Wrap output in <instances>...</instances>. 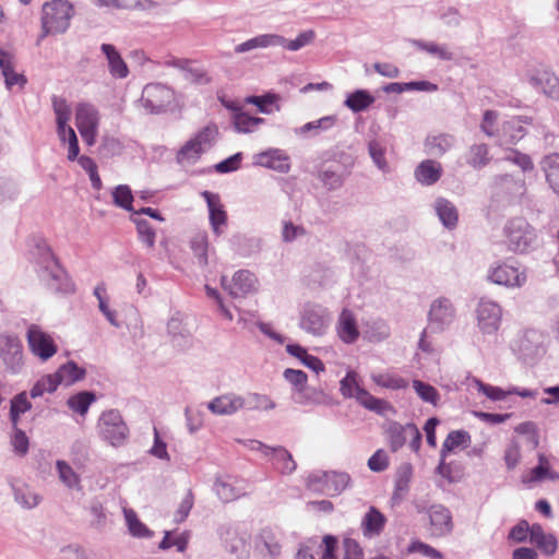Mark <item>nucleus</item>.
I'll use <instances>...</instances> for the list:
<instances>
[{
    "label": "nucleus",
    "instance_id": "obj_4",
    "mask_svg": "<svg viewBox=\"0 0 559 559\" xmlns=\"http://www.w3.org/2000/svg\"><path fill=\"white\" fill-rule=\"evenodd\" d=\"M75 126L86 145H94L99 126V114L96 107L88 103L76 104Z\"/></svg>",
    "mask_w": 559,
    "mask_h": 559
},
{
    "label": "nucleus",
    "instance_id": "obj_42",
    "mask_svg": "<svg viewBox=\"0 0 559 559\" xmlns=\"http://www.w3.org/2000/svg\"><path fill=\"white\" fill-rule=\"evenodd\" d=\"M32 408L26 392H21L11 401L10 419L13 427L17 426L20 416Z\"/></svg>",
    "mask_w": 559,
    "mask_h": 559
},
{
    "label": "nucleus",
    "instance_id": "obj_22",
    "mask_svg": "<svg viewBox=\"0 0 559 559\" xmlns=\"http://www.w3.org/2000/svg\"><path fill=\"white\" fill-rule=\"evenodd\" d=\"M530 542L537 546L545 555H554L557 550V538L552 534H546L540 524H533Z\"/></svg>",
    "mask_w": 559,
    "mask_h": 559
},
{
    "label": "nucleus",
    "instance_id": "obj_25",
    "mask_svg": "<svg viewBox=\"0 0 559 559\" xmlns=\"http://www.w3.org/2000/svg\"><path fill=\"white\" fill-rule=\"evenodd\" d=\"M490 159L489 147L485 143L471 145L464 154L465 164L473 169H480L487 166Z\"/></svg>",
    "mask_w": 559,
    "mask_h": 559
},
{
    "label": "nucleus",
    "instance_id": "obj_31",
    "mask_svg": "<svg viewBox=\"0 0 559 559\" xmlns=\"http://www.w3.org/2000/svg\"><path fill=\"white\" fill-rule=\"evenodd\" d=\"M385 523V518L376 508L370 510L364 516L361 526L366 536L379 535Z\"/></svg>",
    "mask_w": 559,
    "mask_h": 559
},
{
    "label": "nucleus",
    "instance_id": "obj_45",
    "mask_svg": "<svg viewBox=\"0 0 559 559\" xmlns=\"http://www.w3.org/2000/svg\"><path fill=\"white\" fill-rule=\"evenodd\" d=\"M14 502L23 510H31L37 507L43 496L36 491H12Z\"/></svg>",
    "mask_w": 559,
    "mask_h": 559
},
{
    "label": "nucleus",
    "instance_id": "obj_7",
    "mask_svg": "<svg viewBox=\"0 0 559 559\" xmlns=\"http://www.w3.org/2000/svg\"><path fill=\"white\" fill-rule=\"evenodd\" d=\"M142 102L151 111L166 110L175 102V92L160 83L147 84L142 92Z\"/></svg>",
    "mask_w": 559,
    "mask_h": 559
},
{
    "label": "nucleus",
    "instance_id": "obj_6",
    "mask_svg": "<svg viewBox=\"0 0 559 559\" xmlns=\"http://www.w3.org/2000/svg\"><path fill=\"white\" fill-rule=\"evenodd\" d=\"M26 340L32 354L41 360H48L58 350V346L52 336L36 324H32L28 328Z\"/></svg>",
    "mask_w": 559,
    "mask_h": 559
},
{
    "label": "nucleus",
    "instance_id": "obj_54",
    "mask_svg": "<svg viewBox=\"0 0 559 559\" xmlns=\"http://www.w3.org/2000/svg\"><path fill=\"white\" fill-rule=\"evenodd\" d=\"M284 378L295 388L296 391H305L308 377L302 370L288 368L284 371Z\"/></svg>",
    "mask_w": 559,
    "mask_h": 559
},
{
    "label": "nucleus",
    "instance_id": "obj_38",
    "mask_svg": "<svg viewBox=\"0 0 559 559\" xmlns=\"http://www.w3.org/2000/svg\"><path fill=\"white\" fill-rule=\"evenodd\" d=\"M374 103V97L365 90H357L345 99V106L354 112H359Z\"/></svg>",
    "mask_w": 559,
    "mask_h": 559
},
{
    "label": "nucleus",
    "instance_id": "obj_29",
    "mask_svg": "<svg viewBox=\"0 0 559 559\" xmlns=\"http://www.w3.org/2000/svg\"><path fill=\"white\" fill-rule=\"evenodd\" d=\"M57 133L62 143L68 142V159L73 162L80 153L79 141L74 130L68 126V122H57Z\"/></svg>",
    "mask_w": 559,
    "mask_h": 559
},
{
    "label": "nucleus",
    "instance_id": "obj_2",
    "mask_svg": "<svg viewBox=\"0 0 559 559\" xmlns=\"http://www.w3.org/2000/svg\"><path fill=\"white\" fill-rule=\"evenodd\" d=\"M503 243L513 253L526 252L536 240L535 229L522 217L510 219L503 229Z\"/></svg>",
    "mask_w": 559,
    "mask_h": 559
},
{
    "label": "nucleus",
    "instance_id": "obj_46",
    "mask_svg": "<svg viewBox=\"0 0 559 559\" xmlns=\"http://www.w3.org/2000/svg\"><path fill=\"white\" fill-rule=\"evenodd\" d=\"M114 204L124 209L127 211H132L133 203V194L129 186L119 185L112 191Z\"/></svg>",
    "mask_w": 559,
    "mask_h": 559
},
{
    "label": "nucleus",
    "instance_id": "obj_53",
    "mask_svg": "<svg viewBox=\"0 0 559 559\" xmlns=\"http://www.w3.org/2000/svg\"><path fill=\"white\" fill-rule=\"evenodd\" d=\"M134 222L136 224L140 240L147 247L152 248L155 243V230L153 229L151 224L145 219H134Z\"/></svg>",
    "mask_w": 559,
    "mask_h": 559
},
{
    "label": "nucleus",
    "instance_id": "obj_62",
    "mask_svg": "<svg viewBox=\"0 0 559 559\" xmlns=\"http://www.w3.org/2000/svg\"><path fill=\"white\" fill-rule=\"evenodd\" d=\"M191 248L194 254L200 259V263L206 264L207 237L205 235H197L191 241Z\"/></svg>",
    "mask_w": 559,
    "mask_h": 559
},
{
    "label": "nucleus",
    "instance_id": "obj_35",
    "mask_svg": "<svg viewBox=\"0 0 559 559\" xmlns=\"http://www.w3.org/2000/svg\"><path fill=\"white\" fill-rule=\"evenodd\" d=\"M435 209L444 226L452 228L456 225L459 214L456 207L450 201L440 198L436 201Z\"/></svg>",
    "mask_w": 559,
    "mask_h": 559
},
{
    "label": "nucleus",
    "instance_id": "obj_49",
    "mask_svg": "<svg viewBox=\"0 0 559 559\" xmlns=\"http://www.w3.org/2000/svg\"><path fill=\"white\" fill-rule=\"evenodd\" d=\"M316 37V34L313 31L309 29L306 32L300 33L295 39L287 40L284 38V43L277 44V46H282L287 50L290 51H297L301 49L302 47L311 44Z\"/></svg>",
    "mask_w": 559,
    "mask_h": 559
},
{
    "label": "nucleus",
    "instance_id": "obj_59",
    "mask_svg": "<svg viewBox=\"0 0 559 559\" xmlns=\"http://www.w3.org/2000/svg\"><path fill=\"white\" fill-rule=\"evenodd\" d=\"M13 428L14 432L11 439L12 445L16 453H19L20 455H25L28 451L29 445L28 438L26 433L17 426Z\"/></svg>",
    "mask_w": 559,
    "mask_h": 559
},
{
    "label": "nucleus",
    "instance_id": "obj_60",
    "mask_svg": "<svg viewBox=\"0 0 559 559\" xmlns=\"http://www.w3.org/2000/svg\"><path fill=\"white\" fill-rule=\"evenodd\" d=\"M389 466V456L382 449L377 450L368 460V467L372 472H382Z\"/></svg>",
    "mask_w": 559,
    "mask_h": 559
},
{
    "label": "nucleus",
    "instance_id": "obj_44",
    "mask_svg": "<svg viewBox=\"0 0 559 559\" xmlns=\"http://www.w3.org/2000/svg\"><path fill=\"white\" fill-rule=\"evenodd\" d=\"M95 395L91 392L84 391L80 392L75 395H72L68 400V406L73 411L81 415L86 414L90 405L94 402Z\"/></svg>",
    "mask_w": 559,
    "mask_h": 559
},
{
    "label": "nucleus",
    "instance_id": "obj_13",
    "mask_svg": "<svg viewBox=\"0 0 559 559\" xmlns=\"http://www.w3.org/2000/svg\"><path fill=\"white\" fill-rule=\"evenodd\" d=\"M246 407V401L242 396L234 394V393H226L223 395H219L215 399H213L207 408L215 415H233L237 413L238 411Z\"/></svg>",
    "mask_w": 559,
    "mask_h": 559
},
{
    "label": "nucleus",
    "instance_id": "obj_21",
    "mask_svg": "<svg viewBox=\"0 0 559 559\" xmlns=\"http://www.w3.org/2000/svg\"><path fill=\"white\" fill-rule=\"evenodd\" d=\"M100 49L107 58L110 74L119 79L127 78L129 74L128 66L116 47L110 44H103Z\"/></svg>",
    "mask_w": 559,
    "mask_h": 559
},
{
    "label": "nucleus",
    "instance_id": "obj_52",
    "mask_svg": "<svg viewBox=\"0 0 559 559\" xmlns=\"http://www.w3.org/2000/svg\"><path fill=\"white\" fill-rule=\"evenodd\" d=\"M259 538L271 557H277L281 554V545L270 528H263Z\"/></svg>",
    "mask_w": 559,
    "mask_h": 559
},
{
    "label": "nucleus",
    "instance_id": "obj_43",
    "mask_svg": "<svg viewBox=\"0 0 559 559\" xmlns=\"http://www.w3.org/2000/svg\"><path fill=\"white\" fill-rule=\"evenodd\" d=\"M58 385L59 382L56 373L44 376L32 388L31 397L36 399L44 393H52L57 390Z\"/></svg>",
    "mask_w": 559,
    "mask_h": 559
},
{
    "label": "nucleus",
    "instance_id": "obj_12",
    "mask_svg": "<svg viewBox=\"0 0 559 559\" xmlns=\"http://www.w3.org/2000/svg\"><path fill=\"white\" fill-rule=\"evenodd\" d=\"M428 316L430 324L443 330L454 321L455 309L448 298L440 297L430 306Z\"/></svg>",
    "mask_w": 559,
    "mask_h": 559
},
{
    "label": "nucleus",
    "instance_id": "obj_5",
    "mask_svg": "<svg viewBox=\"0 0 559 559\" xmlns=\"http://www.w3.org/2000/svg\"><path fill=\"white\" fill-rule=\"evenodd\" d=\"M487 277L491 283L508 288L522 287L527 280L524 269L507 261L492 265Z\"/></svg>",
    "mask_w": 559,
    "mask_h": 559
},
{
    "label": "nucleus",
    "instance_id": "obj_55",
    "mask_svg": "<svg viewBox=\"0 0 559 559\" xmlns=\"http://www.w3.org/2000/svg\"><path fill=\"white\" fill-rule=\"evenodd\" d=\"M504 463L508 469H513L521 460V448L516 441H511L506 450L503 455Z\"/></svg>",
    "mask_w": 559,
    "mask_h": 559
},
{
    "label": "nucleus",
    "instance_id": "obj_14",
    "mask_svg": "<svg viewBox=\"0 0 559 559\" xmlns=\"http://www.w3.org/2000/svg\"><path fill=\"white\" fill-rule=\"evenodd\" d=\"M201 195L206 201L210 212V223L213 231L216 235H221L223 233L222 227L227 224V213L224 210V205L221 203L219 195L210 191H203Z\"/></svg>",
    "mask_w": 559,
    "mask_h": 559
},
{
    "label": "nucleus",
    "instance_id": "obj_8",
    "mask_svg": "<svg viewBox=\"0 0 559 559\" xmlns=\"http://www.w3.org/2000/svg\"><path fill=\"white\" fill-rule=\"evenodd\" d=\"M98 426L103 437L115 447L121 445L128 438V427L115 411L104 413Z\"/></svg>",
    "mask_w": 559,
    "mask_h": 559
},
{
    "label": "nucleus",
    "instance_id": "obj_23",
    "mask_svg": "<svg viewBox=\"0 0 559 559\" xmlns=\"http://www.w3.org/2000/svg\"><path fill=\"white\" fill-rule=\"evenodd\" d=\"M255 444L258 445L257 449L261 450L266 456L274 455L275 464L282 473H290L296 468L292 454L285 448H270L261 442H255Z\"/></svg>",
    "mask_w": 559,
    "mask_h": 559
},
{
    "label": "nucleus",
    "instance_id": "obj_27",
    "mask_svg": "<svg viewBox=\"0 0 559 559\" xmlns=\"http://www.w3.org/2000/svg\"><path fill=\"white\" fill-rule=\"evenodd\" d=\"M454 145V136L448 133L429 135L425 141V147L429 154L441 156Z\"/></svg>",
    "mask_w": 559,
    "mask_h": 559
},
{
    "label": "nucleus",
    "instance_id": "obj_56",
    "mask_svg": "<svg viewBox=\"0 0 559 559\" xmlns=\"http://www.w3.org/2000/svg\"><path fill=\"white\" fill-rule=\"evenodd\" d=\"M248 404L250 409L257 411H271L275 408V403L270 396L258 393L250 394Z\"/></svg>",
    "mask_w": 559,
    "mask_h": 559
},
{
    "label": "nucleus",
    "instance_id": "obj_41",
    "mask_svg": "<svg viewBox=\"0 0 559 559\" xmlns=\"http://www.w3.org/2000/svg\"><path fill=\"white\" fill-rule=\"evenodd\" d=\"M56 373L59 384L64 383L70 385L84 377V370L76 366V364L70 361L61 366Z\"/></svg>",
    "mask_w": 559,
    "mask_h": 559
},
{
    "label": "nucleus",
    "instance_id": "obj_17",
    "mask_svg": "<svg viewBox=\"0 0 559 559\" xmlns=\"http://www.w3.org/2000/svg\"><path fill=\"white\" fill-rule=\"evenodd\" d=\"M0 69L8 88L13 86L23 88L25 86L27 82L25 75L14 70V57L4 49H0Z\"/></svg>",
    "mask_w": 559,
    "mask_h": 559
},
{
    "label": "nucleus",
    "instance_id": "obj_20",
    "mask_svg": "<svg viewBox=\"0 0 559 559\" xmlns=\"http://www.w3.org/2000/svg\"><path fill=\"white\" fill-rule=\"evenodd\" d=\"M559 478V474L552 468L550 460L545 454L538 455L537 466L530 469L524 475L525 483H535L542 480H555Z\"/></svg>",
    "mask_w": 559,
    "mask_h": 559
},
{
    "label": "nucleus",
    "instance_id": "obj_50",
    "mask_svg": "<svg viewBox=\"0 0 559 559\" xmlns=\"http://www.w3.org/2000/svg\"><path fill=\"white\" fill-rule=\"evenodd\" d=\"M217 133V127L212 123L201 129L192 139L205 151L212 145Z\"/></svg>",
    "mask_w": 559,
    "mask_h": 559
},
{
    "label": "nucleus",
    "instance_id": "obj_36",
    "mask_svg": "<svg viewBox=\"0 0 559 559\" xmlns=\"http://www.w3.org/2000/svg\"><path fill=\"white\" fill-rule=\"evenodd\" d=\"M264 121L263 118L252 117L240 109H235L233 115V123L238 132H252L260 124L264 123Z\"/></svg>",
    "mask_w": 559,
    "mask_h": 559
},
{
    "label": "nucleus",
    "instance_id": "obj_10",
    "mask_svg": "<svg viewBox=\"0 0 559 559\" xmlns=\"http://www.w3.org/2000/svg\"><path fill=\"white\" fill-rule=\"evenodd\" d=\"M476 312L478 326L484 333L490 334L498 331L501 323L502 309L497 302L481 299Z\"/></svg>",
    "mask_w": 559,
    "mask_h": 559
},
{
    "label": "nucleus",
    "instance_id": "obj_33",
    "mask_svg": "<svg viewBox=\"0 0 559 559\" xmlns=\"http://www.w3.org/2000/svg\"><path fill=\"white\" fill-rule=\"evenodd\" d=\"M471 443V436L465 430L451 431L442 443L441 455L445 456L459 448H466Z\"/></svg>",
    "mask_w": 559,
    "mask_h": 559
},
{
    "label": "nucleus",
    "instance_id": "obj_26",
    "mask_svg": "<svg viewBox=\"0 0 559 559\" xmlns=\"http://www.w3.org/2000/svg\"><path fill=\"white\" fill-rule=\"evenodd\" d=\"M284 43V37L276 34H263L245 43H241L235 47L237 53H242L258 48H266L270 46H277V44Z\"/></svg>",
    "mask_w": 559,
    "mask_h": 559
},
{
    "label": "nucleus",
    "instance_id": "obj_28",
    "mask_svg": "<svg viewBox=\"0 0 559 559\" xmlns=\"http://www.w3.org/2000/svg\"><path fill=\"white\" fill-rule=\"evenodd\" d=\"M124 521L130 535L135 538H151L153 532L140 521L136 513L126 506L122 508Z\"/></svg>",
    "mask_w": 559,
    "mask_h": 559
},
{
    "label": "nucleus",
    "instance_id": "obj_30",
    "mask_svg": "<svg viewBox=\"0 0 559 559\" xmlns=\"http://www.w3.org/2000/svg\"><path fill=\"white\" fill-rule=\"evenodd\" d=\"M371 380L383 389L402 390L408 386L406 379L392 372H374L371 374Z\"/></svg>",
    "mask_w": 559,
    "mask_h": 559
},
{
    "label": "nucleus",
    "instance_id": "obj_57",
    "mask_svg": "<svg viewBox=\"0 0 559 559\" xmlns=\"http://www.w3.org/2000/svg\"><path fill=\"white\" fill-rule=\"evenodd\" d=\"M57 468H58L59 477L62 480L64 486L73 487V486L78 485L79 478L69 464H67L63 461H58Z\"/></svg>",
    "mask_w": 559,
    "mask_h": 559
},
{
    "label": "nucleus",
    "instance_id": "obj_15",
    "mask_svg": "<svg viewBox=\"0 0 559 559\" xmlns=\"http://www.w3.org/2000/svg\"><path fill=\"white\" fill-rule=\"evenodd\" d=\"M336 333L345 344H353L359 338L357 320L352 310H342L337 319Z\"/></svg>",
    "mask_w": 559,
    "mask_h": 559
},
{
    "label": "nucleus",
    "instance_id": "obj_47",
    "mask_svg": "<svg viewBox=\"0 0 559 559\" xmlns=\"http://www.w3.org/2000/svg\"><path fill=\"white\" fill-rule=\"evenodd\" d=\"M413 388L424 402L437 405L440 395L436 388L420 380H414Z\"/></svg>",
    "mask_w": 559,
    "mask_h": 559
},
{
    "label": "nucleus",
    "instance_id": "obj_3",
    "mask_svg": "<svg viewBox=\"0 0 559 559\" xmlns=\"http://www.w3.org/2000/svg\"><path fill=\"white\" fill-rule=\"evenodd\" d=\"M358 376L354 371L347 374L341 381V392L345 397H355L357 402L369 411H373L380 415L392 411V405L384 400L371 395L368 391L360 388L358 383Z\"/></svg>",
    "mask_w": 559,
    "mask_h": 559
},
{
    "label": "nucleus",
    "instance_id": "obj_63",
    "mask_svg": "<svg viewBox=\"0 0 559 559\" xmlns=\"http://www.w3.org/2000/svg\"><path fill=\"white\" fill-rule=\"evenodd\" d=\"M344 559H364V551L360 545L353 538H344Z\"/></svg>",
    "mask_w": 559,
    "mask_h": 559
},
{
    "label": "nucleus",
    "instance_id": "obj_64",
    "mask_svg": "<svg viewBox=\"0 0 559 559\" xmlns=\"http://www.w3.org/2000/svg\"><path fill=\"white\" fill-rule=\"evenodd\" d=\"M60 559H88L85 550L79 545H67L60 549Z\"/></svg>",
    "mask_w": 559,
    "mask_h": 559
},
{
    "label": "nucleus",
    "instance_id": "obj_9",
    "mask_svg": "<svg viewBox=\"0 0 559 559\" xmlns=\"http://www.w3.org/2000/svg\"><path fill=\"white\" fill-rule=\"evenodd\" d=\"M0 358L11 373H17L23 367V347L17 336L0 335Z\"/></svg>",
    "mask_w": 559,
    "mask_h": 559
},
{
    "label": "nucleus",
    "instance_id": "obj_40",
    "mask_svg": "<svg viewBox=\"0 0 559 559\" xmlns=\"http://www.w3.org/2000/svg\"><path fill=\"white\" fill-rule=\"evenodd\" d=\"M278 99L280 96L277 94L267 93L262 96H249L246 98V103L255 105L260 112L270 115L274 110H280V106L276 104Z\"/></svg>",
    "mask_w": 559,
    "mask_h": 559
},
{
    "label": "nucleus",
    "instance_id": "obj_24",
    "mask_svg": "<svg viewBox=\"0 0 559 559\" xmlns=\"http://www.w3.org/2000/svg\"><path fill=\"white\" fill-rule=\"evenodd\" d=\"M389 438L390 444L393 450H397L405 443V435L409 433L414 437L416 442L420 440V432L417 427L413 424H407L406 426L399 425L396 423L390 425L389 427Z\"/></svg>",
    "mask_w": 559,
    "mask_h": 559
},
{
    "label": "nucleus",
    "instance_id": "obj_37",
    "mask_svg": "<svg viewBox=\"0 0 559 559\" xmlns=\"http://www.w3.org/2000/svg\"><path fill=\"white\" fill-rule=\"evenodd\" d=\"M533 81L535 85L540 86L546 96L559 99V79L554 73L544 71Z\"/></svg>",
    "mask_w": 559,
    "mask_h": 559
},
{
    "label": "nucleus",
    "instance_id": "obj_61",
    "mask_svg": "<svg viewBox=\"0 0 559 559\" xmlns=\"http://www.w3.org/2000/svg\"><path fill=\"white\" fill-rule=\"evenodd\" d=\"M477 390L492 401H501L506 399L507 393L498 386L486 384L480 380H475Z\"/></svg>",
    "mask_w": 559,
    "mask_h": 559
},
{
    "label": "nucleus",
    "instance_id": "obj_1",
    "mask_svg": "<svg viewBox=\"0 0 559 559\" xmlns=\"http://www.w3.org/2000/svg\"><path fill=\"white\" fill-rule=\"evenodd\" d=\"M73 16V7L66 0H51L43 5L41 33L37 45L48 35L64 33Z\"/></svg>",
    "mask_w": 559,
    "mask_h": 559
},
{
    "label": "nucleus",
    "instance_id": "obj_32",
    "mask_svg": "<svg viewBox=\"0 0 559 559\" xmlns=\"http://www.w3.org/2000/svg\"><path fill=\"white\" fill-rule=\"evenodd\" d=\"M546 180L556 193H559V154L547 155L542 162Z\"/></svg>",
    "mask_w": 559,
    "mask_h": 559
},
{
    "label": "nucleus",
    "instance_id": "obj_19",
    "mask_svg": "<svg viewBox=\"0 0 559 559\" xmlns=\"http://www.w3.org/2000/svg\"><path fill=\"white\" fill-rule=\"evenodd\" d=\"M442 165L433 159L423 160L415 169L416 180L424 186H432L442 176Z\"/></svg>",
    "mask_w": 559,
    "mask_h": 559
},
{
    "label": "nucleus",
    "instance_id": "obj_51",
    "mask_svg": "<svg viewBox=\"0 0 559 559\" xmlns=\"http://www.w3.org/2000/svg\"><path fill=\"white\" fill-rule=\"evenodd\" d=\"M52 109L56 115L57 122H69L71 110L67 100L63 97L53 95L51 97Z\"/></svg>",
    "mask_w": 559,
    "mask_h": 559
},
{
    "label": "nucleus",
    "instance_id": "obj_39",
    "mask_svg": "<svg viewBox=\"0 0 559 559\" xmlns=\"http://www.w3.org/2000/svg\"><path fill=\"white\" fill-rule=\"evenodd\" d=\"M203 153V147H201L193 139H190L178 151L176 159L179 164L183 165L194 164Z\"/></svg>",
    "mask_w": 559,
    "mask_h": 559
},
{
    "label": "nucleus",
    "instance_id": "obj_34",
    "mask_svg": "<svg viewBox=\"0 0 559 559\" xmlns=\"http://www.w3.org/2000/svg\"><path fill=\"white\" fill-rule=\"evenodd\" d=\"M301 326L313 335H322L328 328V319L317 311H307L301 320Z\"/></svg>",
    "mask_w": 559,
    "mask_h": 559
},
{
    "label": "nucleus",
    "instance_id": "obj_11",
    "mask_svg": "<svg viewBox=\"0 0 559 559\" xmlns=\"http://www.w3.org/2000/svg\"><path fill=\"white\" fill-rule=\"evenodd\" d=\"M222 284L225 289H228L231 296L243 297L257 289L258 280L252 272L248 270H240L234 274L228 286H226L225 277L222 278Z\"/></svg>",
    "mask_w": 559,
    "mask_h": 559
},
{
    "label": "nucleus",
    "instance_id": "obj_16",
    "mask_svg": "<svg viewBox=\"0 0 559 559\" xmlns=\"http://www.w3.org/2000/svg\"><path fill=\"white\" fill-rule=\"evenodd\" d=\"M432 534L444 536L452 532L453 522L451 512L441 504L431 506L428 510Z\"/></svg>",
    "mask_w": 559,
    "mask_h": 559
},
{
    "label": "nucleus",
    "instance_id": "obj_48",
    "mask_svg": "<svg viewBox=\"0 0 559 559\" xmlns=\"http://www.w3.org/2000/svg\"><path fill=\"white\" fill-rule=\"evenodd\" d=\"M416 47L419 50L426 51L432 56L438 57L441 60H451L453 59V53L444 46H440L436 43H426V41H415Z\"/></svg>",
    "mask_w": 559,
    "mask_h": 559
},
{
    "label": "nucleus",
    "instance_id": "obj_18",
    "mask_svg": "<svg viewBox=\"0 0 559 559\" xmlns=\"http://www.w3.org/2000/svg\"><path fill=\"white\" fill-rule=\"evenodd\" d=\"M349 475L344 472H322L310 476V485H322L328 489H345L349 485Z\"/></svg>",
    "mask_w": 559,
    "mask_h": 559
},
{
    "label": "nucleus",
    "instance_id": "obj_58",
    "mask_svg": "<svg viewBox=\"0 0 559 559\" xmlns=\"http://www.w3.org/2000/svg\"><path fill=\"white\" fill-rule=\"evenodd\" d=\"M369 154L374 164L383 171L388 170V163L385 160V148L378 142L371 141L369 143Z\"/></svg>",
    "mask_w": 559,
    "mask_h": 559
}]
</instances>
